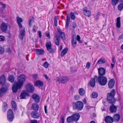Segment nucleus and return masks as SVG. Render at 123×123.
<instances>
[{"label": "nucleus", "instance_id": "18", "mask_svg": "<svg viewBox=\"0 0 123 123\" xmlns=\"http://www.w3.org/2000/svg\"><path fill=\"white\" fill-rule=\"evenodd\" d=\"M115 81L113 79H111L109 81L108 83V85L109 88H112L114 86Z\"/></svg>", "mask_w": 123, "mask_h": 123}, {"label": "nucleus", "instance_id": "60", "mask_svg": "<svg viewBox=\"0 0 123 123\" xmlns=\"http://www.w3.org/2000/svg\"><path fill=\"white\" fill-rule=\"evenodd\" d=\"M44 111L45 113H47V106H44Z\"/></svg>", "mask_w": 123, "mask_h": 123}, {"label": "nucleus", "instance_id": "1", "mask_svg": "<svg viewBox=\"0 0 123 123\" xmlns=\"http://www.w3.org/2000/svg\"><path fill=\"white\" fill-rule=\"evenodd\" d=\"M115 94V91L114 89H113L110 93L107 94V99L108 102L112 104L110 106V109L111 112L113 113L116 112L117 111L116 107L113 105L116 101V99L114 98Z\"/></svg>", "mask_w": 123, "mask_h": 123}, {"label": "nucleus", "instance_id": "48", "mask_svg": "<svg viewBox=\"0 0 123 123\" xmlns=\"http://www.w3.org/2000/svg\"><path fill=\"white\" fill-rule=\"evenodd\" d=\"M70 17L69 14H67V19L66 22H69L70 20Z\"/></svg>", "mask_w": 123, "mask_h": 123}, {"label": "nucleus", "instance_id": "9", "mask_svg": "<svg viewBox=\"0 0 123 123\" xmlns=\"http://www.w3.org/2000/svg\"><path fill=\"white\" fill-rule=\"evenodd\" d=\"M22 86H19L18 83L17 82L14 83L12 87V90L13 92L16 93L17 92L18 89H20Z\"/></svg>", "mask_w": 123, "mask_h": 123}, {"label": "nucleus", "instance_id": "36", "mask_svg": "<svg viewBox=\"0 0 123 123\" xmlns=\"http://www.w3.org/2000/svg\"><path fill=\"white\" fill-rule=\"evenodd\" d=\"M7 105L6 103H3L2 108L4 111H5L7 109Z\"/></svg>", "mask_w": 123, "mask_h": 123}, {"label": "nucleus", "instance_id": "54", "mask_svg": "<svg viewBox=\"0 0 123 123\" xmlns=\"http://www.w3.org/2000/svg\"><path fill=\"white\" fill-rule=\"evenodd\" d=\"M31 123H37V120H31Z\"/></svg>", "mask_w": 123, "mask_h": 123}, {"label": "nucleus", "instance_id": "44", "mask_svg": "<svg viewBox=\"0 0 123 123\" xmlns=\"http://www.w3.org/2000/svg\"><path fill=\"white\" fill-rule=\"evenodd\" d=\"M5 51L3 47L0 46V54H2Z\"/></svg>", "mask_w": 123, "mask_h": 123}, {"label": "nucleus", "instance_id": "28", "mask_svg": "<svg viewBox=\"0 0 123 123\" xmlns=\"http://www.w3.org/2000/svg\"><path fill=\"white\" fill-rule=\"evenodd\" d=\"M6 91L7 89L5 88H1L0 90V96H2Z\"/></svg>", "mask_w": 123, "mask_h": 123}, {"label": "nucleus", "instance_id": "35", "mask_svg": "<svg viewBox=\"0 0 123 123\" xmlns=\"http://www.w3.org/2000/svg\"><path fill=\"white\" fill-rule=\"evenodd\" d=\"M73 45L74 47H75L76 46V40L74 37H73V39L72 42Z\"/></svg>", "mask_w": 123, "mask_h": 123}, {"label": "nucleus", "instance_id": "47", "mask_svg": "<svg viewBox=\"0 0 123 123\" xmlns=\"http://www.w3.org/2000/svg\"><path fill=\"white\" fill-rule=\"evenodd\" d=\"M43 66L45 68H48L49 66V64L47 62H45L43 64Z\"/></svg>", "mask_w": 123, "mask_h": 123}, {"label": "nucleus", "instance_id": "53", "mask_svg": "<svg viewBox=\"0 0 123 123\" xmlns=\"http://www.w3.org/2000/svg\"><path fill=\"white\" fill-rule=\"evenodd\" d=\"M69 22H66L65 27L66 28H68V27L69 23Z\"/></svg>", "mask_w": 123, "mask_h": 123}, {"label": "nucleus", "instance_id": "38", "mask_svg": "<svg viewBox=\"0 0 123 123\" xmlns=\"http://www.w3.org/2000/svg\"><path fill=\"white\" fill-rule=\"evenodd\" d=\"M118 9L120 11H121L123 9V3L119 4L118 6Z\"/></svg>", "mask_w": 123, "mask_h": 123}, {"label": "nucleus", "instance_id": "51", "mask_svg": "<svg viewBox=\"0 0 123 123\" xmlns=\"http://www.w3.org/2000/svg\"><path fill=\"white\" fill-rule=\"evenodd\" d=\"M5 39L4 37L2 36H0V41H2Z\"/></svg>", "mask_w": 123, "mask_h": 123}, {"label": "nucleus", "instance_id": "55", "mask_svg": "<svg viewBox=\"0 0 123 123\" xmlns=\"http://www.w3.org/2000/svg\"><path fill=\"white\" fill-rule=\"evenodd\" d=\"M0 3L2 5V7L3 8H5L6 7V5L5 4H3L1 2H0Z\"/></svg>", "mask_w": 123, "mask_h": 123}, {"label": "nucleus", "instance_id": "22", "mask_svg": "<svg viewBox=\"0 0 123 123\" xmlns=\"http://www.w3.org/2000/svg\"><path fill=\"white\" fill-rule=\"evenodd\" d=\"M25 29H23L20 31V33L19 35V37L20 39H22L25 36Z\"/></svg>", "mask_w": 123, "mask_h": 123}, {"label": "nucleus", "instance_id": "59", "mask_svg": "<svg viewBox=\"0 0 123 123\" xmlns=\"http://www.w3.org/2000/svg\"><path fill=\"white\" fill-rule=\"evenodd\" d=\"M76 25L75 23H73V26L74 28H75L76 27Z\"/></svg>", "mask_w": 123, "mask_h": 123}, {"label": "nucleus", "instance_id": "14", "mask_svg": "<svg viewBox=\"0 0 123 123\" xmlns=\"http://www.w3.org/2000/svg\"><path fill=\"white\" fill-rule=\"evenodd\" d=\"M83 14L86 16L89 17L91 15V12L87 10L86 7H85L83 9Z\"/></svg>", "mask_w": 123, "mask_h": 123}, {"label": "nucleus", "instance_id": "2", "mask_svg": "<svg viewBox=\"0 0 123 123\" xmlns=\"http://www.w3.org/2000/svg\"><path fill=\"white\" fill-rule=\"evenodd\" d=\"M17 78L18 81L16 82L19 86L23 85L24 82L26 81L27 77L24 75L21 74L18 76Z\"/></svg>", "mask_w": 123, "mask_h": 123}, {"label": "nucleus", "instance_id": "58", "mask_svg": "<svg viewBox=\"0 0 123 123\" xmlns=\"http://www.w3.org/2000/svg\"><path fill=\"white\" fill-rule=\"evenodd\" d=\"M33 77L35 79H37L38 78L37 75V74H35L33 75Z\"/></svg>", "mask_w": 123, "mask_h": 123}, {"label": "nucleus", "instance_id": "29", "mask_svg": "<svg viewBox=\"0 0 123 123\" xmlns=\"http://www.w3.org/2000/svg\"><path fill=\"white\" fill-rule=\"evenodd\" d=\"M105 62V59L103 58H101L97 62V64H101Z\"/></svg>", "mask_w": 123, "mask_h": 123}, {"label": "nucleus", "instance_id": "39", "mask_svg": "<svg viewBox=\"0 0 123 123\" xmlns=\"http://www.w3.org/2000/svg\"><path fill=\"white\" fill-rule=\"evenodd\" d=\"M14 79V77L13 75H10L9 78V80L11 82H13Z\"/></svg>", "mask_w": 123, "mask_h": 123}, {"label": "nucleus", "instance_id": "3", "mask_svg": "<svg viewBox=\"0 0 123 123\" xmlns=\"http://www.w3.org/2000/svg\"><path fill=\"white\" fill-rule=\"evenodd\" d=\"M97 80L99 84L102 86L105 85L107 82V78L103 76H98L97 77Z\"/></svg>", "mask_w": 123, "mask_h": 123}, {"label": "nucleus", "instance_id": "56", "mask_svg": "<svg viewBox=\"0 0 123 123\" xmlns=\"http://www.w3.org/2000/svg\"><path fill=\"white\" fill-rule=\"evenodd\" d=\"M38 33V34L39 37L41 38V33L40 31H37Z\"/></svg>", "mask_w": 123, "mask_h": 123}, {"label": "nucleus", "instance_id": "12", "mask_svg": "<svg viewBox=\"0 0 123 123\" xmlns=\"http://www.w3.org/2000/svg\"><path fill=\"white\" fill-rule=\"evenodd\" d=\"M31 114L32 117L35 118H38L40 116V114L36 111H32Z\"/></svg>", "mask_w": 123, "mask_h": 123}, {"label": "nucleus", "instance_id": "34", "mask_svg": "<svg viewBox=\"0 0 123 123\" xmlns=\"http://www.w3.org/2000/svg\"><path fill=\"white\" fill-rule=\"evenodd\" d=\"M67 121L68 123H70L73 121H74L72 116L68 117L67 119Z\"/></svg>", "mask_w": 123, "mask_h": 123}, {"label": "nucleus", "instance_id": "8", "mask_svg": "<svg viewBox=\"0 0 123 123\" xmlns=\"http://www.w3.org/2000/svg\"><path fill=\"white\" fill-rule=\"evenodd\" d=\"M26 89L27 91L28 92H33L34 91V88L31 84H28L26 86Z\"/></svg>", "mask_w": 123, "mask_h": 123}, {"label": "nucleus", "instance_id": "63", "mask_svg": "<svg viewBox=\"0 0 123 123\" xmlns=\"http://www.w3.org/2000/svg\"><path fill=\"white\" fill-rule=\"evenodd\" d=\"M44 77L46 79H48V77L45 74H44L43 75Z\"/></svg>", "mask_w": 123, "mask_h": 123}, {"label": "nucleus", "instance_id": "7", "mask_svg": "<svg viewBox=\"0 0 123 123\" xmlns=\"http://www.w3.org/2000/svg\"><path fill=\"white\" fill-rule=\"evenodd\" d=\"M7 117L8 120L12 121L14 118L13 113L11 109H9L7 112Z\"/></svg>", "mask_w": 123, "mask_h": 123}, {"label": "nucleus", "instance_id": "49", "mask_svg": "<svg viewBox=\"0 0 123 123\" xmlns=\"http://www.w3.org/2000/svg\"><path fill=\"white\" fill-rule=\"evenodd\" d=\"M80 98L79 96V95H75L74 96V99L75 100L78 99Z\"/></svg>", "mask_w": 123, "mask_h": 123}, {"label": "nucleus", "instance_id": "46", "mask_svg": "<svg viewBox=\"0 0 123 123\" xmlns=\"http://www.w3.org/2000/svg\"><path fill=\"white\" fill-rule=\"evenodd\" d=\"M70 15L71 17V18L72 19L74 20L75 18V15L74 13L72 12L70 13Z\"/></svg>", "mask_w": 123, "mask_h": 123}, {"label": "nucleus", "instance_id": "20", "mask_svg": "<svg viewBox=\"0 0 123 123\" xmlns=\"http://www.w3.org/2000/svg\"><path fill=\"white\" fill-rule=\"evenodd\" d=\"M35 50L37 54L38 55H43L44 54V50L41 49H36Z\"/></svg>", "mask_w": 123, "mask_h": 123}, {"label": "nucleus", "instance_id": "61", "mask_svg": "<svg viewBox=\"0 0 123 123\" xmlns=\"http://www.w3.org/2000/svg\"><path fill=\"white\" fill-rule=\"evenodd\" d=\"M119 39H122L123 38V34H122L119 37Z\"/></svg>", "mask_w": 123, "mask_h": 123}, {"label": "nucleus", "instance_id": "41", "mask_svg": "<svg viewBox=\"0 0 123 123\" xmlns=\"http://www.w3.org/2000/svg\"><path fill=\"white\" fill-rule=\"evenodd\" d=\"M58 19L57 16H56L54 17V23L55 26H57V20Z\"/></svg>", "mask_w": 123, "mask_h": 123}, {"label": "nucleus", "instance_id": "5", "mask_svg": "<svg viewBox=\"0 0 123 123\" xmlns=\"http://www.w3.org/2000/svg\"><path fill=\"white\" fill-rule=\"evenodd\" d=\"M55 80L56 81L60 83H64L68 81L69 79L67 77L65 76H59L56 78Z\"/></svg>", "mask_w": 123, "mask_h": 123}, {"label": "nucleus", "instance_id": "17", "mask_svg": "<svg viewBox=\"0 0 123 123\" xmlns=\"http://www.w3.org/2000/svg\"><path fill=\"white\" fill-rule=\"evenodd\" d=\"M54 41L55 44L57 45H59V42L60 41L59 37L56 34L54 35Z\"/></svg>", "mask_w": 123, "mask_h": 123}, {"label": "nucleus", "instance_id": "6", "mask_svg": "<svg viewBox=\"0 0 123 123\" xmlns=\"http://www.w3.org/2000/svg\"><path fill=\"white\" fill-rule=\"evenodd\" d=\"M46 46L47 50L51 53H53L55 51V49L52 48V44L49 42H48L46 43Z\"/></svg>", "mask_w": 123, "mask_h": 123}, {"label": "nucleus", "instance_id": "10", "mask_svg": "<svg viewBox=\"0 0 123 123\" xmlns=\"http://www.w3.org/2000/svg\"><path fill=\"white\" fill-rule=\"evenodd\" d=\"M97 76H95L93 78H92L90 81V85L92 87H94L95 85V80H97Z\"/></svg>", "mask_w": 123, "mask_h": 123}, {"label": "nucleus", "instance_id": "26", "mask_svg": "<svg viewBox=\"0 0 123 123\" xmlns=\"http://www.w3.org/2000/svg\"><path fill=\"white\" fill-rule=\"evenodd\" d=\"M5 80V78L4 75H2L0 78V83L2 85L4 84Z\"/></svg>", "mask_w": 123, "mask_h": 123}, {"label": "nucleus", "instance_id": "33", "mask_svg": "<svg viewBox=\"0 0 123 123\" xmlns=\"http://www.w3.org/2000/svg\"><path fill=\"white\" fill-rule=\"evenodd\" d=\"M11 105L12 109L14 110H16L17 109V105L15 102L13 101H12Z\"/></svg>", "mask_w": 123, "mask_h": 123}, {"label": "nucleus", "instance_id": "27", "mask_svg": "<svg viewBox=\"0 0 123 123\" xmlns=\"http://www.w3.org/2000/svg\"><path fill=\"white\" fill-rule=\"evenodd\" d=\"M59 33V35L60 37L63 40L65 39V35L64 32H62L60 30H59L58 31Z\"/></svg>", "mask_w": 123, "mask_h": 123}, {"label": "nucleus", "instance_id": "23", "mask_svg": "<svg viewBox=\"0 0 123 123\" xmlns=\"http://www.w3.org/2000/svg\"><path fill=\"white\" fill-rule=\"evenodd\" d=\"M32 97L33 98L36 102H37L39 101V97L36 94H34L32 95Z\"/></svg>", "mask_w": 123, "mask_h": 123}, {"label": "nucleus", "instance_id": "57", "mask_svg": "<svg viewBox=\"0 0 123 123\" xmlns=\"http://www.w3.org/2000/svg\"><path fill=\"white\" fill-rule=\"evenodd\" d=\"M112 62L114 64H115L116 62V60L115 59V58L113 57L112 58Z\"/></svg>", "mask_w": 123, "mask_h": 123}, {"label": "nucleus", "instance_id": "37", "mask_svg": "<svg viewBox=\"0 0 123 123\" xmlns=\"http://www.w3.org/2000/svg\"><path fill=\"white\" fill-rule=\"evenodd\" d=\"M34 18L33 17H31L29 18V24L30 25L32 24V23L33 22Z\"/></svg>", "mask_w": 123, "mask_h": 123}, {"label": "nucleus", "instance_id": "40", "mask_svg": "<svg viewBox=\"0 0 123 123\" xmlns=\"http://www.w3.org/2000/svg\"><path fill=\"white\" fill-rule=\"evenodd\" d=\"M98 96V94L95 92H93L92 94V97L94 98H96Z\"/></svg>", "mask_w": 123, "mask_h": 123}, {"label": "nucleus", "instance_id": "16", "mask_svg": "<svg viewBox=\"0 0 123 123\" xmlns=\"http://www.w3.org/2000/svg\"><path fill=\"white\" fill-rule=\"evenodd\" d=\"M72 116L74 121L75 122L78 121L80 117V115L78 113H76L73 114L72 115Z\"/></svg>", "mask_w": 123, "mask_h": 123}, {"label": "nucleus", "instance_id": "15", "mask_svg": "<svg viewBox=\"0 0 123 123\" xmlns=\"http://www.w3.org/2000/svg\"><path fill=\"white\" fill-rule=\"evenodd\" d=\"M7 27V24L4 22H3L1 25V30L2 31L5 32L6 31Z\"/></svg>", "mask_w": 123, "mask_h": 123}, {"label": "nucleus", "instance_id": "62", "mask_svg": "<svg viewBox=\"0 0 123 123\" xmlns=\"http://www.w3.org/2000/svg\"><path fill=\"white\" fill-rule=\"evenodd\" d=\"M6 50L7 51L8 53H10L11 52V50L9 48H8L6 49Z\"/></svg>", "mask_w": 123, "mask_h": 123}, {"label": "nucleus", "instance_id": "11", "mask_svg": "<svg viewBox=\"0 0 123 123\" xmlns=\"http://www.w3.org/2000/svg\"><path fill=\"white\" fill-rule=\"evenodd\" d=\"M29 96V95L26 91L23 90L20 96L21 99L25 98Z\"/></svg>", "mask_w": 123, "mask_h": 123}, {"label": "nucleus", "instance_id": "64", "mask_svg": "<svg viewBox=\"0 0 123 123\" xmlns=\"http://www.w3.org/2000/svg\"><path fill=\"white\" fill-rule=\"evenodd\" d=\"M20 23H18V24L19 27L21 28H22V25Z\"/></svg>", "mask_w": 123, "mask_h": 123}, {"label": "nucleus", "instance_id": "19", "mask_svg": "<svg viewBox=\"0 0 123 123\" xmlns=\"http://www.w3.org/2000/svg\"><path fill=\"white\" fill-rule=\"evenodd\" d=\"M113 119V121L114 122H117L118 121L120 118V116L118 114H115L112 118Z\"/></svg>", "mask_w": 123, "mask_h": 123}, {"label": "nucleus", "instance_id": "32", "mask_svg": "<svg viewBox=\"0 0 123 123\" xmlns=\"http://www.w3.org/2000/svg\"><path fill=\"white\" fill-rule=\"evenodd\" d=\"M79 94L81 96L84 95L85 93V90L82 88H80L79 90Z\"/></svg>", "mask_w": 123, "mask_h": 123}, {"label": "nucleus", "instance_id": "13", "mask_svg": "<svg viewBox=\"0 0 123 123\" xmlns=\"http://www.w3.org/2000/svg\"><path fill=\"white\" fill-rule=\"evenodd\" d=\"M105 121L106 123H112L113 121V118L109 116L106 117Z\"/></svg>", "mask_w": 123, "mask_h": 123}, {"label": "nucleus", "instance_id": "24", "mask_svg": "<svg viewBox=\"0 0 123 123\" xmlns=\"http://www.w3.org/2000/svg\"><path fill=\"white\" fill-rule=\"evenodd\" d=\"M39 106L36 103H33L32 104L31 108L33 110L36 111L38 110Z\"/></svg>", "mask_w": 123, "mask_h": 123}, {"label": "nucleus", "instance_id": "43", "mask_svg": "<svg viewBox=\"0 0 123 123\" xmlns=\"http://www.w3.org/2000/svg\"><path fill=\"white\" fill-rule=\"evenodd\" d=\"M119 0H112L111 3L113 5H115L117 3Z\"/></svg>", "mask_w": 123, "mask_h": 123}, {"label": "nucleus", "instance_id": "31", "mask_svg": "<svg viewBox=\"0 0 123 123\" xmlns=\"http://www.w3.org/2000/svg\"><path fill=\"white\" fill-rule=\"evenodd\" d=\"M120 18L119 17H117V22L116 26L118 28H119L120 27Z\"/></svg>", "mask_w": 123, "mask_h": 123}, {"label": "nucleus", "instance_id": "25", "mask_svg": "<svg viewBox=\"0 0 123 123\" xmlns=\"http://www.w3.org/2000/svg\"><path fill=\"white\" fill-rule=\"evenodd\" d=\"M43 85V82L40 80H38L35 82V85L38 86H42Z\"/></svg>", "mask_w": 123, "mask_h": 123}, {"label": "nucleus", "instance_id": "52", "mask_svg": "<svg viewBox=\"0 0 123 123\" xmlns=\"http://www.w3.org/2000/svg\"><path fill=\"white\" fill-rule=\"evenodd\" d=\"M71 71L72 72L75 73L77 71V70L74 69L73 68H71Z\"/></svg>", "mask_w": 123, "mask_h": 123}, {"label": "nucleus", "instance_id": "42", "mask_svg": "<svg viewBox=\"0 0 123 123\" xmlns=\"http://www.w3.org/2000/svg\"><path fill=\"white\" fill-rule=\"evenodd\" d=\"M16 19L18 23H21L22 22V18L18 17H16Z\"/></svg>", "mask_w": 123, "mask_h": 123}, {"label": "nucleus", "instance_id": "50", "mask_svg": "<svg viewBox=\"0 0 123 123\" xmlns=\"http://www.w3.org/2000/svg\"><path fill=\"white\" fill-rule=\"evenodd\" d=\"M90 63L88 62L86 63V68L87 69H89L90 67Z\"/></svg>", "mask_w": 123, "mask_h": 123}, {"label": "nucleus", "instance_id": "30", "mask_svg": "<svg viewBox=\"0 0 123 123\" xmlns=\"http://www.w3.org/2000/svg\"><path fill=\"white\" fill-rule=\"evenodd\" d=\"M68 50V49L67 48H64L61 52V56H63L67 53Z\"/></svg>", "mask_w": 123, "mask_h": 123}, {"label": "nucleus", "instance_id": "4", "mask_svg": "<svg viewBox=\"0 0 123 123\" xmlns=\"http://www.w3.org/2000/svg\"><path fill=\"white\" fill-rule=\"evenodd\" d=\"M73 105L74 107H75L77 109L79 110L82 109L84 106L83 102L79 101H77L75 103H73Z\"/></svg>", "mask_w": 123, "mask_h": 123}, {"label": "nucleus", "instance_id": "45", "mask_svg": "<svg viewBox=\"0 0 123 123\" xmlns=\"http://www.w3.org/2000/svg\"><path fill=\"white\" fill-rule=\"evenodd\" d=\"M80 37L79 35H77V41L80 43H82V40H80Z\"/></svg>", "mask_w": 123, "mask_h": 123}, {"label": "nucleus", "instance_id": "21", "mask_svg": "<svg viewBox=\"0 0 123 123\" xmlns=\"http://www.w3.org/2000/svg\"><path fill=\"white\" fill-rule=\"evenodd\" d=\"M98 72L99 76H103L105 73V70L104 68H100L98 69Z\"/></svg>", "mask_w": 123, "mask_h": 123}]
</instances>
